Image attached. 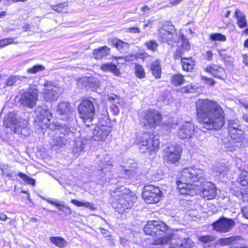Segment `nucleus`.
<instances>
[{
  "instance_id": "56",
  "label": "nucleus",
  "mask_w": 248,
  "mask_h": 248,
  "mask_svg": "<svg viewBox=\"0 0 248 248\" xmlns=\"http://www.w3.org/2000/svg\"><path fill=\"white\" fill-rule=\"evenodd\" d=\"M126 31L132 33H137L140 32V30L138 27H130L126 29Z\"/></svg>"
},
{
  "instance_id": "15",
  "label": "nucleus",
  "mask_w": 248,
  "mask_h": 248,
  "mask_svg": "<svg viewBox=\"0 0 248 248\" xmlns=\"http://www.w3.org/2000/svg\"><path fill=\"white\" fill-rule=\"evenodd\" d=\"M132 166H121V174L122 177L125 179L135 181L140 176V172L139 171L138 164L136 162H132Z\"/></svg>"
},
{
  "instance_id": "37",
  "label": "nucleus",
  "mask_w": 248,
  "mask_h": 248,
  "mask_svg": "<svg viewBox=\"0 0 248 248\" xmlns=\"http://www.w3.org/2000/svg\"><path fill=\"white\" fill-rule=\"evenodd\" d=\"M66 140L62 136L60 137H53L50 141V144L52 146L54 147L55 146H61L62 145H64L66 142Z\"/></svg>"
},
{
  "instance_id": "24",
  "label": "nucleus",
  "mask_w": 248,
  "mask_h": 248,
  "mask_svg": "<svg viewBox=\"0 0 248 248\" xmlns=\"http://www.w3.org/2000/svg\"><path fill=\"white\" fill-rule=\"evenodd\" d=\"M177 185L179 189V192L182 195H192L195 193L193 189L192 188L193 186L191 183L187 181H181V176L179 180L177 181Z\"/></svg>"
},
{
  "instance_id": "36",
  "label": "nucleus",
  "mask_w": 248,
  "mask_h": 248,
  "mask_svg": "<svg viewBox=\"0 0 248 248\" xmlns=\"http://www.w3.org/2000/svg\"><path fill=\"white\" fill-rule=\"evenodd\" d=\"M71 202L73 204L78 207H85L91 210H94L95 209V208L93 206V204L88 202H82L77 200H72Z\"/></svg>"
},
{
  "instance_id": "43",
  "label": "nucleus",
  "mask_w": 248,
  "mask_h": 248,
  "mask_svg": "<svg viewBox=\"0 0 248 248\" xmlns=\"http://www.w3.org/2000/svg\"><path fill=\"white\" fill-rule=\"evenodd\" d=\"M21 78L22 77H20L19 76H11L9 77L5 83L4 87L13 86L16 82L17 80H20Z\"/></svg>"
},
{
  "instance_id": "2",
  "label": "nucleus",
  "mask_w": 248,
  "mask_h": 248,
  "mask_svg": "<svg viewBox=\"0 0 248 248\" xmlns=\"http://www.w3.org/2000/svg\"><path fill=\"white\" fill-rule=\"evenodd\" d=\"M112 196L114 199L112 205L119 213L131 208L137 200L136 196L130 189L124 186L115 188L112 193Z\"/></svg>"
},
{
  "instance_id": "39",
  "label": "nucleus",
  "mask_w": 248,
  "mask_h": 248,
  "mask_svg": "<svg viewBox=\"0 0 248 248\" xmlns=\"http://www.w3.org/2000/svg\"><path fill=\"white\" fill-rule=\"evenodd\" d=\"M111 44L119 50H121L124 48L128 47L127 43L123 42L117 38L112 39L111 41Z\"/></svg>"
},
{
  "instance_id": "50",
  "label": "nucleus",
  "mask_w": 248,
  "mask_h": 248,
  "mask_svg": "<svg viewBox=\"0 0 248 248\" xmlns=\"http://www.w3.org/2000/svg\"><path fill=\"white\" fill-rule=\"evenodd\" d=\"M240 184L244 186H248V173L243 172L240 177Z\"/></svg>"
},
{
  "instance_id": "1",
  "label": "nucleus",
  "mask_w": 248,
  "mask_h": 248,
  "mask_svg": "<svg viewBox=\"0 0 248 248\" xmlns=\"http://www.w3.org/2000/svg\"><path fill=\"white\" fill-rule=\"evenodd\" d=\"M195 106L199 122L202 127L209 130L220 129L225 124V113L216 101L199 99Z\"/></svg>"
},
{
  "instance_id": "25",
  "label": "nucleus",
  "mask_w": 248,
  "mask_h": 248,
  "mask_svg": "<svg viewBox=\"0 0 248 248\" xmlns=\"http://www.w3.org/2000/svg\"><path fill=\"white\" fill-rule=\"evenodd\" d=\"M48 128L54 131H57V134L59 133L61 134L66 136L71 133L70 128L65 124H62L59 122L50 124Z\"/></svg>"
},
{
  "instance_id": "33",
  "label": "nucleus",
  "mask_w": 248,
  "mask_h": 248,
  "mask_svg": "<svg viewBox=\"0 0 248 248\" xmlns=\"http://www.w3.org/2000/svg\"><path fill=\"white\" fill-rule=\"evenodd\" d=\"M151 70L153 75L156 78H160L161 68L159 62H153L151 67Z\"/></svg>"
},
{
  "instance_id": "62",
  "label": "nucleus",
  "mask_w": 248,
  "mask_h": 248,
  "mask_svg": "<svg viewBox=\"0 0 248 248\" xmlns=\"http://www.w3.org/2000/svg\"><path fill=\"white\" fill-rule=\"evenodd\" d=\"M206 59L208 60H211L213 57V53L211 51H207L206 52Z\"/></svg>"
},
{
  "instance_id": "20",
  "label": "nucleus",
  "mask_w": 248,
  "mask_h": 248,
  "mask_svg": "<svg viewBox=\"0 0 248 248\" xmlns=\"http://www.w3.org/2000/svg\"><path fill=\"white\" fill-rule=\"evenodd\" d=\"M110 132V128L107 126H98L93 130L92 138L95 141H104L108 137Z\"/></svg>"
},
{
  "instance_id": "45",
  "label": "nucleus",
  "mask_w": 248,
  "mask_h": 248,
  "mask_svg": "<svg viewBox=\"0 0 248 248\" xmlns=\"http://www.w3.org/2000/svg\"><path fill=\"white\" fill-rule=\"evenodd\" d=\"M194 245V242L189 238L180 239V248H190Z\"/></svg>"
},
{
  "instance_id": "57",
  "label": "nucleus",
  "mask_w": 248,
  "mask_h": 248,
  "mask_svg": "<svg viewBox=\"0 0 248 248\" xmlns=\"http://www.w3.org/2000/svg\"><path fill=\"white\" fill-rule=\"evenodd\" d=\"M241 197L243 201L248 202V189L246 191H241Z\"/></svg>"
},
{
  "instance_id": "61",
  "label": "nucleus",
  "mask_w": 248,
  "mask_h": 248,
  "mask_svg": "<svg viewBox=\"0 0 248 248\" xmlns=\"http://www.w3.org/2000/svg\"><path fill=\"white\" fill-rule=\"evenodd\" d=\"M63 212L65 215H70L72 214V211L70 207L68 206H65V209L63 211Z\"/></svg>"
},
{
  "instance_id": "22",
  "label": "nucleus",
  "mask_w": 248,
  "mask_h": 248,
  "mask_svg": "<svg viewBox=\"0 0 248 248\" xmlns=\"http://www.w3.org/2000/svg\"><path fill=\"white\" fill-rule=\"evenodd\" d=\"M181 41L182 42L181 45L178 46L176 51L174 54V59H179L182 58L183 55L188 51L190 48V46L189 44L188 40L186 38L184 35L183 34V37H181Z\"/></svg>"
},
{
  "instance_id": "34",
  "label": "nucleus",
  "mask_w": 248,
  "mask_h": 248,
  "mask_svg": "<svg viewBox=\"0 0 248 248\" xmlns=\"http://www.w3.org/2000/svg\"><path fill=\"white\" fill-rule=\"evenodd\" d=\"M229 134L231 139L234 142H241L244 140V133L241 129L236 130L234 132L230 133Z\"/></svg>"
},
{
  "instance_id": "52",
  "label": "nucleus",
  "mask_w": 248,
  "mask_h": 248,
  "mask_svg": "<svg viewBox=\"0 0 248 248\" xmlns=\"http://www.w3.org/2000/svg\"><path fill=\"white\" fill-rule=\"evenodd\" d=\"M14 39L12 38H5L0 40V48L4 47L8 45L13 44Z\"/></svg>"
},
{
  "instance_id": "32",
  "label": "nucleus",
  "mask_w": 248,
  "mask_h": 248,
  "mask_svg": "<svg viewBox=\"0 0 248 248\" xmlns=\"http://www.w3.org/2000/svg\"><path fill=\"white\" fill-rule=\"evenodd\" d=\"M84 146V141L80 138L76 139L75 140V144L73 149V153L75 154H78L83 151Z\"/></svg>"
},
{
  "instance_id": "11",
  "label": "nucleus",
  "mask_w": 248,
  "mask_h": 248,
  "mask_svg": "<svg viewBox=\"0 0 248 248\" xmlns=\"http://www.w3.org/2000/svg\"><path fill=\"white\" fill-rule=\"evenodd\" d=\"M182 152L181 145L177 144L170 145L166 148L164 158L168 162L174 163L180 159Z\"/></svg>"
},
{
  "instance_id": "49",
  "label": "nucleus",
  "mask_w": 248,
  "mask_h": 248,
  "mask_svg": "<svg viewBox=\"0 0 248 248\" xmlns=\"http://www.w3.org/2000/svg\"><path fill=\"white\" fill-rule=\"evenodd\" d=\"M17 175L28 184H30L33 186L35 185L34 180L31 177H29L26 174H24L22 172H19Z\"/></svg>"
},
{
  "instance_id": "60",
  "label": "nucleus",
  "mask_w": 248,
  "mask_h": 248,
  "mask_svg": "<svg viewBox=\"0 0 248 248\" xmlns=\"http://www.w3.org/2000/svg\"><path fill=\"white\" fill-rule=\"evenodd\" d=\"M101 232L103 235L105 236V237H108L110 235V233L108 230H106L103 228H100Z\"/></svg>"
},
{
  "instance_id": "53",
  "label": "nucleus",
  "mask_w": 248,
  "mask_h": 248,
  "mask_svg": "<svg viewBox=\"0 0 248 248\" xmlns=\"http://www.w3.org/2000/svg\"><path fill=\"white\" fill-rule=\"evenodd\" d=\"M219 55L221 59L224 61L226 64H230L232 61V59L231 57L225 54L219 53Z\"/></svg>"
},
{
  "instance_id": "27",
  "label": "nucleus",
  "mask_w": 248,
  "mask_h": 248,
  "mask_svg": "<svg viewBox=\"0 0 248 248\" xmlns=\"http://www.w3.org/2000/svg\"><path fill=\"white\" fill-rule=\"evenodd\" d=\"M236 24L240 28H245L248 26V21L245 14L240 10L237 9L234 12Z\"/></svg>"
},
{
  "instance_id": "19",
  "label": "nucleus",
  "mask_w": 248,
  "mask_h": 248,
  "mask_svg": "<svg viewBox=\"0 0 248 248\" xmlns=\"http://www.w3.org/2000/svg\"><path fill=\"white\" fill-rule=\"evenodd\" d=\"M200 191V195L205 200L213 199L217 195V190L215 185L210 182L204 184Z\"/></svg>"
},
{
  "instance_id": "10",
  "label": "nucleus",
  "mask_w": 248,
  "mask_h": 248,
  "mask_svg": "<svg viewBox=\"0 0 248 248\" xmlns=\"http://www.w3.org/2000/svg\"><path fill=\"white\" fill-rule=\"evenodd\" d=\"M37 99L38 90L35 88H30L21 95L19 101L23 106L32 108L35 106Z\"/></svg>"
},
{
  "instance_id": "51",
  "label": "nucleus",
  "mask_w": 248,
  "mask_h": 248,
  "mask_svg": "<svg viewBox=\"0 0 248 248\" xmlns=\"http://www.w3.org/2000/svg\"><path fill=\"white\" fill-rule=\"evenodd\" d=\"M210 38L214 41L218 40L223 41L226 40V37L220 33L211 34L210 35Z\"/></svg>"
},
{
  "instance_id": "30",
  "label": "nucleus",
  "mask_w": 248,
  "mask_h": 248,
  "mask_svg": "<svg viewBox=\"0 0 248 248\" xmlns=\"http://www.w3.org/2000/svg\"><path fill=\"white\" fill-rule=\"evenodd\" d=\"M181 64L183 70L190 72L194 67L195 63L192 60L191 57L189 58H182L181 59Z\"/></svg>"
},
{
  "instance_id": "16",
  "label": "nucleus",
  "mask_w": 248,
  "mask_h": 248,
  "mask_svg": "<svg viewBox=\"0 0 248 248\" xmlns=\"http://www.w3.org/2000/svg\"><path fill=\"white\" fill-rule=\"evenodd\" d=\"M144 120V126L155 127L160 124L162 117L158 111L149 109L146 112Z\"/></svg>"
},
{
  "instance_id": "18",
  "label": "nucleus",
  "mask_w": 248,
  "mask_h": 248,
  "mask_svg": "<svg viewBox=\"0 0 248 248\" xmlns=\"http://www.w3.org/2000/svg\"><path fill=\"white\" fill-rule=\"evenodd\" d=\"M168 244L170 245L168 248H180V239L173 238V234L170 233L155 239L153 243L155 245H165Z\"/></svg>"
},
{
  "instance_id": "46",
  "label": "nucleus",
  "mask_w": 248,
  "mask_h": 248,
  "mask_svg": "<svg viewBox=\"0 0 248 248\" xmlns=\"http://www.w3.org/2000/svg\"><path fill=\"white\" fill-rule=\"evenodd\" d=\"M213 170L216 173L217 176H220L221 174H224L227 170V168L224 165H221L213 167Z\"/></svg>"
},
{
  "instance_id": "64",
  "label": "nucleus",
  "mask_w": 248,
  "mask_h": 248,
  "mask_svg": "<svg viewBox=\"0 0 248 248\" xmlns=\"http://www.w3.org/2000/svg\"><path fill=\"white\" fill-rule=\"evenodd\" d=\"M107 237H108L107 240L108 241V244L109 245H113L114 244L113 239L112 236L110 235Z\"/></svg>"
},
{
  "instance_id": "8",
  "label": "nucleus",
  "mask_w": 248,
  "mask_h": 248,
  "mask_svg": "<svg viewBox=\"0 0 248 248\" xmlns=\"http://www.w3.org/2000/svg\"><path fill=\"white\" fill-rule=\"evenodd\" d=\"M168 229L167 225L159 220L149 221L144 227V232L146 234L154 235H161L165 233Z\"/></svg>"
},
{
  "instance_id": "38",
  "label": "nucleus",
  "mask_w": 248,
  "mask_h": 248,
  "mask_svg": "<svg viewBox=\"0 0 248 248\" xmlns=\"http://www.w3.org/2000/svg\"><path fill=\"white\" fill-rule=\"evenodd\" d=\"M185 80L184 76L179 73L173 75L171 78V83L177 86L183 84Z\"/></svg>"
},
{
  "instance_id": "14",
  "label": "nucleus",
  "mask_w": 248,
  "mask_h": 248,
  "mask_svg": "<svg viewBox=\"0 0 248 248\" xmlns=\"http://www.w3.org/2000/svg\"><path fill=\"white\" fill-rule=\"evenodd\" d=\"M46 88L45 92L44 98L47 101L56 100L62 92V89L51 82L47 81L45 83Z\"/></svg>"
},
{
  "instance_id": "44",
  "label": "nucleus",
  "mask_w": 248,
  "mask_h": 248,
  "mask_svg": "<svg viewBox=\"0 0 248 248\" xmlns=\"http://www.w3.org/2000/svg\"><path fill=\"white\" fill-rule=\"evenodd\" d=\"M135 73L136 76L140 78H143L145 73L143 68L140 65L136 64L135 66Z\"/></svg>"
},
{
  "instance_id": "29",
  "label": "nucleus",
  "mask_w": 248,
  "mask_h": 248,
  "mask_svg": "<svg viewBox=\"0 0 248 248\" xmlns=\"http://www.w3.org/2000/svg\"><path fill=\"white\" fill-rule=\"evenodd\" d=\"M241 240V237L239 236H232L229 237L219 239L218 241V243L221 246H227L235 244L238 241Z\"/></svg>"
},
{
  "instance_id": "7",
  "label": "nucleus",
  "mask_w": 248,
  "mask_h": 248,
  "mask_svg": "<svg viewBox=\"0 0 248 248\" xmlns=\"http://www.w3.org/2000/svg\"><path fill=\"white\" fill-rule=\"evenodd\" d=\"M204 175L203 169L195 166H190L184 168L181 173V181H187L189 183L198 182Z\"/></svg>"
},
{
  "instance_id": "31",
  "label": "nucleus",
  "mask_w": 248,
  "mask_h": 248,
  "mask_svg": "<svg viewBox=\"0 0 248 248\" xmlns=\"http://www.w3.org/2000/svg\"><path fill=\"white\" fill-rule=\"evenodd\" d=\"M101 69L104 71H110L116 76H119L120 75V70L114 64L106 63L103 64L101 66Z\"/></svg>"
},
{
  "instance_id": "4",
  "label": "nucleus",
  "mask_w": 248,
  "mask_h": 248,
  "mask_svg": "<svg viewBox=\"0 0 248 248\" xmlns=\"http://www.w3.org/2000/svg\"><path fill=\"white\" fill-rule=\"evenodd\" d=\"M139 142L140 152L142 153L151 154L155 152L159 148V141L157 136L152 134L143 133L137 137Z\"/></svg>"
},
{
  "instance_id": "63",
  "label": "nucleus",
  "mask_w": 248,
  "mask_h": 248,
  "mask_svg": "<svg viewBox=\"0 0 248 248\" xmlns=\"http://www.w3.org/2000/svg\"><path fill=\"white\" fill-rule=\"evenodd\" d=\"M117 98V96L115 94H112V95H108L107 99L109 101H115Z\"/></svg>"
},
{
  "instance_id": "3",
  "label": "nucleus",
  "mask_w": 248,
  "mask_h": 248,
  "mask_svg": "<svg viewBox=\"0 0 248 248\" xmlns=\"http://www.w3.org/2000/svg\"><path fill=\"white\" fill-rule=\"evenodd\" d=\"M3 124L5 128L11 129L22 138L27 137L30 134L27 121L18 120L14 112H10L4 116Z\"/></svg>"
},
{
  "instance_id": "54",
  "label": "nucleus",
  "mask_w": 248,
  "mask_h": 248,
  "mask_svg": "<svg viewBox=\"0 0 248 248\" xmlns=\"http://www.w3.org/2000/svg\"><path fill=\"white\" fill-rule=\"evenodd\" d=\"M46 201L50 204L57 206L59 210L63 212V211L64 210V208H65L66 206H65L63 204H61L58 202L53 201L50 200H46Z\"/></svg>"
},
{
  "instance_id": "23",
  "label": "nucleus",
  "mask_w": 248,
  "mask_h": 248,
  "mask_svg": "<svg viewBox=\"0 0 248 248\" xmlns=\"http://www.w3.org/2000/svg\"><path fill=\"white\" fill-rule=\"evenodd\" d=\"M112 167L111 162L108 158L105 157L101 160L98 166V173L100 176L104 177L110 173Z\"/></svg>"
},
{
  "instance_id": "13",
  "label": "nucleus",
  "mask_w": 248,
  "mask_h": 248,
  "mask_svg": "<svg viewBox=\"0 0 248 248\" xmlns=\"http://www.w3.org/2000/svg\"><path fill=\"white\" fill-rule=\"evenodd\" d=\"M234 225L235 222L232 219L224 217L212 224L213 229L220 233L229 232L234 227Z\"/></svg>"
},
{
  "instance_id": "59",
  "label": "nucleus",
  "mask_w": 248,
  "mask_h": 248,
  "mask_svg": "<svg viewBox=\"0 0 248 248\" xmlns=\"http://www.w3.org/2000/svg\"><path fill=\"white\" fill-rule=\"evenodd\" d=\"M243 216L247 219H248V206L244 207L242 208Z\"/></svg>"
},
{
  "instance_id": "47",
  "label": "nucleus",
  "mask_w": 248,
  "mask_h": 248,
  "mask_svg": "<svg viewBox=\"0 0 248 248\" xmlns=\"http://www.w3.org/2000/svg\"><path fill=\"white\" fill-rule=\"evenodd\" d=\"M145 46L149 50L155 51L158 48V44L155 40H150L145 43Z\"/></svg>"
},
{
  "instance_id": "9",
  "label": "nucleus",
  "mask_w": 248,
  "mask_h": 248,
  "mask_svg": "<svg viewBox=\"0 0 248 248\" xmlns=\"http://www.w3.org/2000/svg\"><path fill=\"white\" fill-rule=\"evenodd\" d=\"M161 196L162 193L159 187L152 185L145 186L142 195L144 200L148 204L158 202Z\"/></svg>"
},
{
  "instance_id": "21",
  "label": "nucleus",
  "mask_w": 248,
  "mask_h": 248,
  "mask_svg": "<svg viewBox=\"0 0 248 248\" xmlns=\"http://www.w3.org/2000/svg\"><path fill=\"white\" fill-rule=\"evenodd\" d=\"M35 113L38 120L42 124H47V122L50 121L52 117L50 111L42 107H38L35 109Z\"/></svg>"
},
{
  "instance_id": "26",
  "label": "nucleus",
  "mask_w": 248,
  "mask_h": 248,
  "mask_svg": "<svg viewBox=\"0 0 248 248\" xmlns=\"http://www.w3.org/2000/svg\"><path fill=\"white\" fill-rule=\"evenodd\" d=\"M205 71L218 78L223 79L226 77L224 69L218 65L213 64L207 66Z\"/></svg>"
},
{
  "instance_id": "12",
  "label": "nucleus",
  "mask_w": 248,
  "mask_h": 248,
  "mask_svg": "<svg viewBox=\"0 0 248 248\" xmlns=\"http://www.w3.org/2000/svg\"><path fill=\"white\" fill-rule=\"evenodd\" d=\"M56 112L61 116V119L66 122L70 121L75 116L73 108L69 102H60L57 106Z\"/></svg>"
},
{
  "instance_id": "17",
  "label": "nucleus",
  "mask_w": 248,
  "mask_h": 248,
  "mask_svg": "<svg viewBox=\"0 0 248 248\" xmlns=\"http://www.w3.org/2000/svg\"><path fill=\"white\" fill-rule=\"evenodd\" d=\"M195 126L190 122L183 124L179 128L178 131V137L183 140H190L194 134Z\"/></svg>"
},
{
  "instance_id": "48",
  "label": "nucleus",
  "mask_w": 248,
  "mask_h": 248,
  "mask_svg": "<svg viewBox=\"0 0 248 248\" xmlns=\"http://www.w3.org/2000/svg\"><path fill=\"white\" fill-rule=\"evenodd\" d=\"M45 69L44 66L42 65H36L28 69L27 72L29 74H34Z\"/></svg>"
},
{
  "instance_id": "40",
  "label": "nucleus",
  "mask_w": 248,
  "mask_h": 248,
  "mask_svg": "<svg viewBox=\"0 0 248 248\" xmlns=\"http://www.w3.org/2000/svg\"><path fill=\"white\" fill-rule=\"evenodd\" d=\"M50 241L59 248H63L66 245L67 242L62 238L60 237H51Z\"/></svg>"
},
{
  "instance_id": "55",
  "label": "nucleus",
  "mask_w": 248,
  "mask_h": 248,
  "mask_svg": "<svg viewBox=\"0 0 248 248\" xmlns=\"http://www.w3.org/2000/svg\"><path fill=\"white\" fill-rule=\"evenodd\" d=\"M201 78L204 81L205 84L211 86H213L216 83V81L214 80L211 78H208L206 76L202 75Z\"/></svg>"
},
{
  "instance_id": "5",
  "label": "nucleus",
  "mask_w": 248,
  "mask_h": 248,
  "mask_svg": "<svg viewBox=\"0 0 248 248\" xmlns=\"http://www.w3.org/2000/svg\"><path fill=\"white\" fill-rule=\"evenodd\" d=\"M158 38L162 43H166L169 45L179 42L183 34L176 32L174 26L170 23L164 25L158 30Z\"/></svg>"
},
{
  "instance_id": "58",
  "label": "nucleus",
  "mask_w": 248,
  "mask_h": 248,
  "mask_svg": "<svg viewBox=\"0 0 248 248\" xmlns=\"http://www.w3.org/2000/svg\"><path fill=\"white\" fill-rule=\"evenodd\" d=\"M238 104L248 110V102H245L242 99L238 100Z\"/></svg>"
},
{
  "instance_id": "35",
  "label": "nucleus",
  "mask_w": 248,
  "mask_h": 248,
  "mask_svg": "<svg viewBox=\"0 0 248 248\" xmlns=\"http://www.w3.org/2000/svg\"><path fill=\"white\" fill-rule=\"evenodd\" d=\"M240 124L237 120H230L228 121L229 133L234 132L236 130H240Z\"/></svg>"
},
{
  "instance_id": "42",
  "label": "nucleus",
  "mask_w": 248,
  "mask_h": 248,
  "mask_svg": "<svg viewBox=\"0 0 248 248\" xmlns=\"http://www.w3.org/2000/svg\"><path fill=\"white\" fill-rule=\"evenodd\" d=\"M216 237L213 235L198 236V240L202 244H207L215 241Z\"/></svg>"
},
{
  "instance_id": "6",
  "label": "nucleus",
  "mask_w": 248,
  "mask_h": 248,
  "mask_svg": "<svg viewBox=\"0 0 248 248\" xmlns=\"http://www.w3.org/2000/svg\"><path fill=\"white\" fill-rule=\"evenodd\" d=\"M93 101L83 100L78 107V111L81 115V118L86 126L88 127L93 124V121L95 114V100L94 99H93Z\"/></svg>"
},
{
  "instance_id": "41",
  "label": "nucleus",
  "mask_w": 248,
  "mask_h": 248,
  "mask_svg": "<svg viewBox=\"0 0 248 248\" xmlns=\"http://www.w3.org/2000/svg\"><path fill=\"white\" fill-rule=\"evenodd\" d=\"M51 8L59 13H66L68 10V4L67 2H63L58 5H51Z\"/></svg>"
},
{
  "instance_id": "28",
  "label": "nucleus",
  "mask_w": 248,
  "mask_h": 248,
  "mask_svg": "<svg viewBox=\"0 0 248 248\" xmlns=\"http://www.w3.org/2000/svg\"><path fill=\"white\" fill-rule=\"evenodd\" d=\"M110 49L107 46L99 47L95 49L93 52V55L95 59L99 60L102 58L108 55L110 53Z\"/></svg>"
}]
</instances>
